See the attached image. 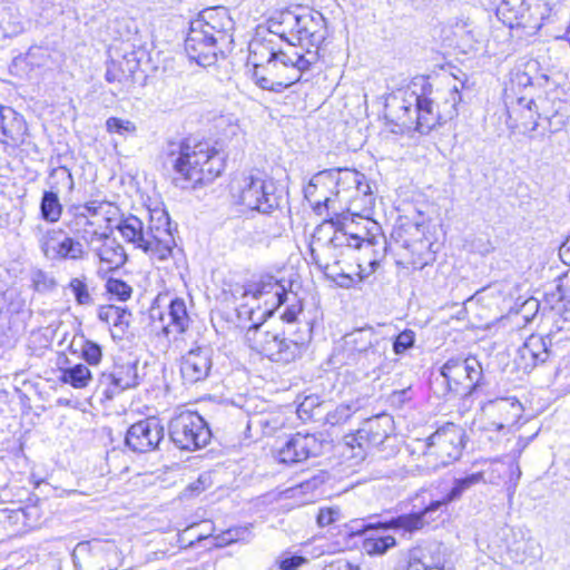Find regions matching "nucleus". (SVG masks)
<instances>
[{"instance_id":"f257e3e1","label":"nucleus","mask_w":570,"mask_h":570,"mask_svg":"<svg viewBox=\"0 0 570 570\" xmlns=\"http://www.w3.org/2000/svg\"><path fill=\"white\" fill-rule=\"evenodd\" d=\"M317 57V50H307L305 55L294 51H275L261 40L249 43L248 61L253 66L252 79L264 90L281 92L299 81L302 73L311 68Z\"/></svg>"},{"instance_id":"f03ea898","label":"nucleus","mask_w":570,"mask_h":570,"mask_svg":"<svg viewBox=\"0 0 570 570\" xmlns=\"http://www.w3.org/2000/svg\"><path fill=\"white\" fill-rule=\"evenodd\" d=\"M234 21L225 7H212L202 10L190 21L185 39V51L190 60L199 66H210L216 61L218 51L230 43Z\"/></svg>"},{"instance_id":"7ed1b4c3","label":"nucleus","mask_w":570,"mask_h":570,"mask_svg":"<svg viewBox=\"0 0 570 570\" xmlns=\"http://www.w3.org/2000/svg\"><path fill=\"white\" fill-rule=\"evenodd\" d=\"M165 164L179 177L194 185L213 181L224 170V159L216 148L206 141L190 139L169 142Z\"/></svg>"},{"instance_id":"20e7f679","label":"nucleus","mask_w":570,"mask_h":570,"mask_svg":"<svg viewBox=\"0 0 570 570\" xmlns=\"http://www.w3.org/2000/svg\"><path fill=\"white\" fill-rule=\"evenodd\" d=\"M115 227L127 243L132 244L136 249L142 250L157 263L176 258L180 253V249H176V242L169 228V217L165 212L153 213L147 228L136 216L120 220Z\"/></svg>"},{"instance_id":"39448f33","label":"nucleus","mask_w":570,"mask_h":570,"mask_svg":"<svg viewBox=\"0 0 570 570\" xmlns=\"http://www.w3.org/2000/svg\"><path fill=\"white\" fill-rule=\"evenodd\" d=\"M340 185L353 186L356 190L347 212L353 216L367 217L371 214L374 198L365 176L356 170H345L342 176L341 171H320L311 178L304 188V196L315 210L321 212L322 207L328 209L333 203L328 193L330 188Z\"/></svg>"},{"instance_id":"423d86ee","label":"nucleus","mask_w":570,"mask_h":570,"mask_svg":"<svg viewBox=\"0 0 570 570\" xmlns=\"http://www.w3.org/2000/svg\"><path fill=\"white\" fill-rule=\"evenodd\" d=\"M268 30L292 46L317 49L327 36L324 16L307 8H296L276 13L268 21Z\"/></svg>"},{"instance_id":"0eeeda50","label":"nucleus","mask_w":570,"mask_h":570,"mask_svg":"<svg viewBox=\"0 0 570 570\" xmlns=\"http://www.w3.org/2000/svg\"><path fill=\"white\" fill-rule=\"evenodd\" d=\"M117 208L109 203L91 202L69 210L65 224L69 233L88 246H94L112 233Z\"/></svg>"},{"instance_id":"6e6552de","label":"nucleus","mask_w":570,"mask_h":570,"mask_svg":"<svg viewBox=\"0 0 570 570\" xmlns=\"http://www.w3.org/2000/svg\"><path fill=\"white\" fill-rule=\"evenodd\" d=\"M482 376V366L476 358H450L430 370V389L434 385V393L443 396L450 392L469 395L480 386Z\"/></svg>"},{"instance_id":"1a4fd4ad","label":"nucleus","mask_w":570,"mask_h":570,"mask_svg":"<svg viewBox=\"0 0 570 570\" xmlns=\"http://www.w3.org/2000/svg\"><path fill=\"white\" fill-rule=\"evenodd\" d=\"M230 190L237 203L250 210L269 214L279 206L281 194L276 181L261 171L235 177Z\"/></svg>"},{"instance_id":"9d476101","label":"nucleus","mask_w":570,"mask_h":570,"mask_svg":"<svg viewBox=\"0 0 570 570\" xmlns=\"http://www.w3.org/2000/svg\"><path fill=\"white\" fill-rule=\"evenodd\" d=\"M248 346L273 362L291 363L304 351V342L288 340L265 324L250 326L245 333Z\"/></svg>"},{"instance_id":"9b49d317","label":"nucleus","mask_w":570,"mask_h":570,"mask_svg":"<svg viewBox=\"0 0 570 570\" xmlns=\"http://www.w3.org/2000/svg\"><path fill=\"white\" fill-rule=\"evenodd\" d=\"M169 436L180 450L196 451L208 444L212 433L198 413L183 411L170 420Z\"/></svg>"},{"instance_id":"f8f14e48","label":"nucleus","mask_w":570,"mask_h":570,"mask_svg":"<svg viewBox=\"0 0 570 570\" xmlns=\"http://www.w3.org/2000/svg\"><path fill=\"white\" fill-rule=\"evenodd\" d=\"M541 7L539 0H501L497 17L510 29L520 28L524 36L530 37L542 27Z\"/></svg>"},{"instance_id":"ddd939ff","label":"nucleus","mask_w":570,"mask_h":570,"mask_svg":"<svg viewBox=\"0 0 570 570\" xmlns=\"http://www.w3.org/2000/svg\"><path fill=\"white\" fill-rule=\"evenodd\" d=\"M78 570H117L119 552L115 543L92 540L80 542L72 552Z\"/></svg>"},{"instance_id":"4468645a","label":"nucleus","mask_w":570,"mask_h":570,"mask_svg":"<svg viewBox=\"0 0 570 570\" xmlns=\"http://www.w3.org/2000/svg\"><path fill=\"white\" fill-rule=\"evenodd\" d=\"M464 431L461 426L446 422L430 434V456L440 461L436 465H448L462 453Z\"/></svg>"},{"instance_id":"2eb2a0df","label":"nucleus","mask_w":570,"mask_h":570,"mask_svg":"<svg viewBox=\"0 0 570 570\" xmlns=\"http://www.w3.org/2000/svg\"><path fill=\"white\" fill-rule=\"evenodd\" d=\"M393 420L390 415H377L368 419L355 434L345 436L346 446L352 450L358 448L355 456L364 458L365 449L376 448L386 440L392 431Z\"/></svg>"},{"instance_id":"dca6fc26","label":"nucleus","mask_w":570,"mask_h":570,"mask_svg":"<svg viewBox=\"0 0 570 570\" xmlns=\"http://www.w3.org/2000/svg\"><path fill=\"white\" fill-rule=\"evenodd\" d=\"M138 384L137 363L130 361H116L99 377V385L104 389V394L107 399H112L128 389L136 387Z\"/></svg>"},{"instance_id":"f3484780","label":"nucleus","mask_w":570,"mask_h":570,"mask_svg":"<svg viewBox=\"0 0 570 570\" xmlns=\"http://www.w3.org/2000/svg\"><path fill=\"white\" fill-rule=\"evenodd\" d=\"M164 438V426L155 417L132 424L126 434V445L134 452L154 451Z\"/></svg>"},{"instance_id":"a211bd4d","label":"nucleus","mask_w":570,"mask_h":570,"mask_svg":"<svg viewBox=\"0 0 570 570\" xmlns=\"http://www.w3.org/2000/svg\"><path fill=\"white\" fill-rule=\"evenodd\" d=\"M553 337L552 334L546 336L539 334L530 335L518 351L519 366L524 371H531L554 357L557 351L553 346Z\"/></svg>"},{"instance_id":"6ab92c4d","label":"nucleus","mask_w":570,"mask_h":570,"mask_svg":"<svg viewBox=\"0 0 570 570\" xmlns=\"http://www.w3.org/2000/svg\"><path fill=\"white\" fill-rule=\"evenodd\" d=\"M321 450L322 442L314 434L296 433L277 450V458L282 463L294 464L317 455Z\"/></svg>"},{"instance_id":"aec40b11","label":"nucleus","mask_w":570,"mask_h":570,"mask_svg":"<svg viewBox=\"0 0 570 570\" xmlns=\"http://www.w3.org/2000/svg\"><path fill=\"white\" fill-rule=\"evenodd\" d=\"M481 481H483L482 472L472 473L460 479L449 478L442 480L435 488L439 494H433L436 498L430 500V513L436 511L442 505L459 500L466 490Z\"/></svg>"},{"instance_id":"412c9836","label":"nucleus","mask_w":570,"mask_h":570,"mask_svg":"<svg viewBox=\"0 0 570 570\" xmlns=\"http://www.w3.org/2000/svg\"><path fill=\"white\" fill-rule=\"evenodd\" d=\"M212 351L197 347L186 353L180 361V375L185 384L204 381L212 368Z\"/></svg>"},{"instance_id":"4be33fe9","label":"nucleus","mask_w":570,"mask_h":570,"mask_svg":"<svg viewBox=\"0 0 570 570\" xmlns=\"http://www.w3.org/2000/svg\"><path fill=\"white\" fill-rule=\"evenodd\" d=\"M482 410L488 416L499 419L490 421L485 429L502 431L520 415L521 404L514 399L501 397L488 401Z\"/></svg>"},{"instance_id":"5701e85b","label":"nucleus","mask_w":570,"mask_h":570,"mask_svg":"<svg viewBox=\"0 0 570 570\" xmlns=\"http://www.w3.org/2000/svg\"><path fill=\"white\" fill-rule=\"evenodd\" d=\"M189 321L186 304L183 298L173 299L168 306L167 314L160 316L164 334L168 338L173 337V340H177L180 334L186 332L189 326Z\"/></svg>"},{"instance_id":"b1692460","label":"nucleus","mask_w":570,"mask_h":570,"mask_svg":"<svg viewBox=\"0 0 570 570\" xmlns=\"http://www.w3.org/2000/svg\"><path fill=\"white\" fill-rule=\"evenodd\" d=\"M344 346L351 358L357 356V362L362 358H371L373 363H380L381 361V354L372 346L370 334L363 330L345 335Z\"/></svg>"},{"instance_id":"393cba45","label":"nucleus","mask_w":570,"mask_h":570,"mask_svg":"<svg viewBox=\"0 0 570 570\" xmlns=\"http://www.w3.org/2000/svg\"><path fill=\"white\" fill-rule=\"evenodd\" d=\"M428 512V507H424L417 512H412L407 514H402L397 518H392L390 521L385 522H368L363 525L362 532L368 531H377V530H387V529H403L407 532H413L423 528L424 525V515Z\"/></svg>"},{"instance_id":"a878e982","label":"nucleus","mask_w":570,"mask_h":570,"mask_svg":"<svg viewBox=\"0 0 570 570\" xmlns=\"http://www.w3.org/2000/svg\"><path fill=\"white\" fill-rule=\"evenodd\" d=\"M0 128L11 145L22 144L28 130L23 117L10 107L0 108Z\"/></svg>"},{"instance_id":"bb28decb","label":"nucleus","mask_w":570,"mask_h":570,"mask_svg":"<svg viewBox=\"0 0 570 570\" xmlns=\"http://www.w3.org/2000/svg\"><path fill=\"white\" fill-rule=\"evenodd\" d=\"M99 246H91L101 263L106 264L108 269H117L127 262V254L124 247L110 235L104 237Z\"/></svg>"},{"instance_id":"cd10ccee","label":"nucleus","mask_w":570,"mask_h":570,"mask_svg":"<svg viewBox=\"0 0 570 570\" xmlns=\"http://www.w3.org/2000/svg\"><path fill=\"white\" fill-rule=\"evenodd\" d=\"M35 237L43 256L50 261L55 259L56 253L66 236L61 228H51L41 224L33 228Z\"/></svg>"},{"instance_id":"c85d7f7f","label":"nucleus","mask_w":570,"mask_h":570,"mask_svg":"<svg viewBox=\"0 0 570 570\" xmlns=\"http://www.w3.org/2000/svg\"><path fill=\"white\" fill-rule=\"evenodd\" d=\"M326 228L332 230L326 248L338 249L343 247L360 248L364 239L356 234H348L343 229H334L333 225L322 226L318 234L323 233Z\"/></svg>"},{"instance_id":"c756f323","label":"nucleus","mask_w":570,"mask_h":570,"mask_svg":"<svg viewBox=\"0 0 570 570\" xmlns=\"http://www.w3.org/2000/svg\"><path fill=\"white\" fill-rule=\"evenodd\" d=\"M98 317L100 321L119 328L121 332L128 327L131 314L121 307L107 305L99 309Z\"/></svg>"},{"instance_id":"7c9ffc66","label":"nucleus","mask_w":570,"mask_h":570,"mask_svg":"<svg viewBox=\"0 0 570 570\" xmlns=\"http://www.w3.org/2000/svg\"><path fill=\"white\" fill-rule=\"evenodd\" d=\"M85 255L86 250L82 243L73 235L69 236L66 234L53 261H79L82 259Z\"/></svg>"},{"instance_id":"2f4dec72","label":"nucleus","mask_w":570,"mask_h":570,"mask_svg":"<svg viewBox=\"0 0 570 570\" xmlns=\"http://www.w3.org/2000/svg\"><path fill=\"white\" fill-rule=\"evenodd\" d=\"M60 380L75 389H83L92 380L90 370L83 364H76L61 371Z\"/></svg>"},{"instance_id":"473e14b6","label":"nucleus","mask_w":570,"mask_h":570,"mask_svg":"<svg viewBox=\"0 0 570 570\" xmlns=\"http://www.w3.org/2000/svg\"><path fill=\"white\" fill-rule=\"evenodd\" d=\"M250 539V525L234 527L213 537L214 547L216 548H223L236 542H249Z\"/></svg>"},{"instance_id":"72a5a7b5","label":"nucleus","mask_w":570,"mask_h":570,"mask_svg":"<svg viewBox=\"0 0 570 570\" xmlns=\"http://www.w3.org/2000/svg\"><path fill=\"white\" fill-rule=\"evenodd\" d=\"M553 112L550 117V126L553 127V130H559L562 127L567 126L570 120V99L566 94V98H558L557 95L551 97Z\"/></svg>"},{"instance_id":"f704fd0d","label":"nucleus","mask_w":570,"mask_h":570,"mask_svg":"<svg viewBox=\"0 0 570 570\" xmlns=\"http://www.w3.org/2000/svg\"><path fill=\"white\" fill-rule=\"evenodd\" d=\"M268 294L276 297L278 305L283 304L287 297L285 287L272 276L263 278L256 284L255 291L253 292L254 297L257 298Z\"/></svg>"},{"instance_id":"c9c22d12","label":"nucleus","mask_w":570,"mask_h":570,"mask_svg":"<svg viewBox=\"0 0 570 570\" xmlns=\"http://www.w3.org/2000/svg\"><path fill=\"white\" fill-rule=\"evenodd\" d=\"M41 217L49 223H56L60 219L62 206L53 191H45L40 204Z\"/></svg>"},{"instance_id":"e433bc0d","label":"nucleus","mask_w":570,"mask_h":570,"mask_svg":"<svg viewBox=\"0 0 570 570\" xmlns=\"http://www.w3.org/2000/svg\"><path fill=\"white\" fill-rule=\"evenodd\" d=\"M395 544L396 540L393 535L372 533L365 538L363 548L368 554H384Z\"/></svg>"},{"instance_id":"4c0bfd02","label":"nucleus","mask_w":570,"mask_h":570,"mask_svg":"<svg viewBox=\"0 0 570 570\" xmlns=\"http://www.w3.org/2000/svg\"><path fill=\"white\" fill-rule=\"evenodd\" d=\"M146 57V51L141 48L124 49L122 60L119 62V69L122 77L132 76L140 66L141 59Z\"/></svg>"},{"instance_id":"58836bf2","label":"nucleus","mask_w":570,"mask_h":570,"mask_svg":"<svg viewBox=\"0 0 570 570\" xmlns=\"http://www.w3.org/2000/svg\"><path fill=\"white\" fill-rule=\"evenodd\" d=\"M358 407L356 404H340L333 411L326 414V422L331 425L343 424L347 422Z\"/></svg>"},{"instance_id":"ea45409f","label":"nucleus","mask_w":570,"mask_h":570,"mask_svg":"<svg viewBox=\"0 0 570 570\" xmlns=\"http://www.w3.org/2000/svg\"><path fill=\"white\" fill-rule=\"evenodd\" d=\"M106 129L109 134H118L124 137L135 135L137 131V127L132 121L118 117L108 118Z\"/></svg>"},{"instance_id":"a19ab883","label":"nucleus","mask_w":570,"mask_h":570,"mask_svg":"<svg viewBox=\"0 0 570 570\" xmlns=\"http://www.w3.org/2000/svg\"><path fill=\"white\" fill-rule=\"evenodd\" d=\"M69 288L75 295V298L80 305H90L92 303V297L89 294L88 286L85 283V279L75 277L69 283Z\"/></svg>"},{"instance_id":"79ce46f5","label":"nucleus","mask_w":570,"mask_h":570,"mask_svg":"<svg viewBox=\"0 0 570 570\" xmlns=\"http://www.w3.org/2000/svg\"><path fill=\"white\" fill-rule=\"evenodd\" d=\"M106 289L109 294L116 296L120 301H127L132 293L131 287L124 281L109 278L106 283Z\"/></svg>"},{"instance_id":"37998d69","label":"nucleus","mask_w":570,"mask_h":570,"mask_svg":"<svg viewBox=\"0 0 570 570\" xmlns=\"http://www.w3.org/2000/svg\"><path fill=\"white\" fill-rule=\"evenodd\" d=\"M438 557H432L430 570H454L450 560V553L446 547L440 544L438 548Z\"/></svg>"},{"instance_id":"c03bdc74","label":"nucleus","mask_w":570,"mask_h":570,"mask_svg":"<svg viewBox=\"0 0 570 570\" xmlns=\"http://www.w3.org/2000/svg\"><path fill=\"white\" fill-rule=\"evenodd\" d=\"M425 558L426 552L423 548H414L410 550L407 564L404 570H428Z\"/></svg>"},{"instance_id":"a18cd8bd","label":"nucleus","mask_w":570,"mask_h":570,"mask_svg":"<svg viewBox=\"0 0 570 570\" xmlns=\"http://www.w3.org/2000/svg\"><path fill=\"white\" fill-rule=\"evenodd\" d=\"M341 517V511L338 508L330 507V508H321L316 518V522L318 527H327L335 521H337Z\"/></svg>"},{"instance_id":"49530a36","label":"nucleus","mask_w":570,"mask_h":570,"mask_svg":"<svg viewBox=\"0 0 570 570\" xmlns=\"http://www.w3.org/2000/svg\"><path fill=\"white\" fill-rule=\"evenodd\" d=\"M101 348L94 342H86L82 347V356L90 365H97L101 360Z\"/></svg>"},{"instance_id":"de8ad7c7","label":"nucleus","mask_w":570,"mask_h":570,"mask_svg":"<svg viewBox=\"0 0 570 570\" xmlns=\"http://www.w3.org/2000/svg\"><path fill=\"white\" fill-rule=\"evenodd\" d=\"M414 342V333L410 330L403 331L400 333L393 344L394 352L396 354H401L405 352L409 347L413 345Z\"/></svg>"},{"instance_id":"09e8293b","label":"nucleus","mask_w":570,"mask_h":570,"mask_svg":"<svg viewBox=\"0 0 570 570\" xmlns=\"http://www.w3.org/2000/svg\"><path fill=\"white\" fill-rule=\"evenodd\" d=\"M307 562V559L301 556H289L278 561L281 570H298L303 564Z\"/></svg>"},{"instance_id":"8fccbe9b","label":"nucleus","mask_w":570,"mask_h":570,"mask_svg":"<svg viewBox=\"0 0 570 570\" xmlns=\"http://www.w3.org/2000/svg\"><path fill=\"white\" fill-rule=\"evenodd\" d=\"M517 107L522 114V118H533V110L537 105L533 98L520 97L517 99Z\"/></svg>"},{"instance_id":"3c124183","label":"nucleus","mask_w":570,"mask_h":570,"mask_svg":"<svg viewBox=\"0 0 570 570\" xmlns=\"http://www.w3.org/2000/svg\"><path fill=\"white\" fill-rule=\"evenodd\" d=\"M410 233L413 237H415L413 239V246L416 245V243L419 242L421 246H423V238L425 237V224L424 222H416L411 228H410Z\"/></svg>"},{"instance_id":"603ef678","label":"nucleus","mask_w":570,"mask_h":570,"mask_svg":"<svg viewBox=\"0 0 570 570\" xmlns=\"http://www.w3.org/2000/svg\"><path fill=\"white\" fill-rule=\"evenodd\" d=\"M191 527H187L181 533H178V542L180 544L181 549H187L194 547L195 542H200L207 538L210 537V534H199L196 537L195 540H189L188 542H185V533H187Z\"/></svg>"},{"instance_id":"864d4df0","label":"nucleus","mask_w":570,"mask_h":570,"mask_svg":"<svg viewBox=\"0 0 570 570\" xmlns=\"http://www.w3.org/2000/svg\"><path fill=\"white\" fill-rule=\"evenodd\" d=\"M352 361L360 365V367L364 371H368L372 366L377 365L379 363H373L371 358H362L360 362H357V356L352 357Z\"/></svg>"},{"instance_id":"5fc2aeb1","label":"nucleus","mask_w":570,"mask_h":570,"mask_svg":"<svg viewBox=\"0 0 570 570\" xmlns=\"http://www.w3.org/2000/svg\"><path fill=\"white\" fill-rule=\"evenodd\" d=\"M105 77L108 82H116V81L120 82L121 81V76L117 71L112 70L111 68L107 69Z\"/></svg>"},{"instance_id":"6e6d98bb","label":"nucleus","mask_w":570,"mask_h":570,"mask_svg":"<svg viewBox=\"0 0 570 570\" xmlns=\"http://www.w3.org/2000/svg\"><path fill=\"white\" fill-rule=\"evenodd\" d=\"M540 117V115L538 114L537 109L533 110V118H528L530 120V122L532 124V126L530 127V131H535L538 129V118Z\"/></svg>"},{"instance_id":"4d7b16f0","label":"nucleus","mask_w":570,"mask_h":570,"mask_svg":"<svg viewBox=\"0 0 570 570\" xmlns=\"http://www.w3.org/2000/svg\"><path fill=\"white\" fill-rule=\"evenodd\" d=\"M283 318L288 323H293L296 320V312L294 309H287L283 314Z\"/></svg>"},{"instance_id":"13d9d810","label":"nucleus","mask_w":570,"mask_h":570,"mask_svg":"<svg viewBox=\"0 0 570 570\" xmlns=\"http://www.w3.org/2000/svg\"><path fill=\"white\" fill-rule=\"evenodd\" d=\"M417 108L422 110H428V99L423 96L417 97Z\"/></svg>"},{"instance_id":"bf43d9fd","label":"nucleus","mask_w":570,"mask_h":570,"mask_svg":"<svg viewBox=\"0 0 570 570\" xmlns=\"http://www.w3.org/2000/svg\"><path fill=\"white\" fill-rule=\"evenodd\" d=\"M57 173L63 175L69 180L70 185L72 184V176L71 173L66 167H60L57 169Z\"/></svg>"},{"instance_id":"052dcab7","label":"nucleus","mask_w":570,"mask_h":570,"mask_svg":"<svg viewBox=\"0 0 570 570\" xmlns=\"http://www.w3.org/2000/svg\"><path fill=\"white\" fill-rule=\"evenodd\" d=\"M200 483H202V479H198L197 484H191L190 488L193 490H200V487H199Z\"/></svg>"},{"instance_id":"680f3d73","label":"nucleus","mask_w":570,"mask_h":570,"mask_svg":"<svg viewBox=\"0 0 570 570\" xmlns=\"http://www.w3.org/2000/svg\"><path fill=\"white\" fill-rule=\"evenodd\" d=\"M521 476V470L520 468L517 465V480H519Z\"/></svg>"},{"instance_id":"e2e57ef3","label":"nucleus","mask_w":570,"mask_h":570,"mask_svg":"<svg viewBox=\"0 0 570 570\" xmlns=\"http://www.w3.org/2000/svg\"><path fill=\"white\" fill-rule=\"evenodd\" d=\"M542 78H544L546 82H549V77L547 75H542Z\"/></svg>"},{"instance_id":"0e129e2a","label":"nucleus","mask_w":570,"mask_h":570,"mask_svg":"<svg viewBox=\"0 0 570 570\" xmlns=\"http://www.w3.org/2000/svg\"><path fill=\"white\" fill-rule=\"evenodd\" d=\"M426 448H428V442H425V443L423 444V452L425 451V449H426Z\"/></svg>"},{"instance_id":"69168bd1","label":"nucleus","mask_w":570,"mask_h":570,"mask_svg":"<svg viewBox=\"0 0 570 570\" xmlns=\"http://www.w3.org/2000/svg\"><path fill=\"white\" fill-rule=\"evenodd\" d=\"M425 265H426V263H425V262H424V263H422V264L420 265V268H421V269H422V268H424V266H425Z\"/></svg>"},{"instance_id":"338daca9","label":"nucleus","mask_w":570,"mask_h":570,"mask_svg":"<svg viewBox=\"0 0 570 570\" xmlns=\"http://www.w3.org/2000/svg\"><path fill=\"white\" fill-rule=\"evenodd\" d=\"M512 475H515V476H517V471H515V472H513V471H512Z\"/></svg>"}]
</instances>
